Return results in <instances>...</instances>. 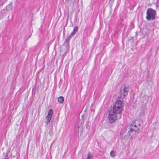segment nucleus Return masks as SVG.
I'll return each mask as SVG.
<instances>
[{
    "label": "nucleus",
    "mask_w": 159,
    "mask_h": 159,
    "mask_svg": "<svg viewBox=\"0 0 159 159\" xmlns=\"http://www.w3.org/2000/svg\"><path fill=\"white\" fill-rule=\"evenodd\" d=\"M52 118V116H47L46 117V119L47 120L49 121H50Z\"/></svg>",
    "instance_id": "ddd939ff"
},
{
    "label": "nucleus",
    "mask_w": 159,
    "mask_h": 159,
    "mask_svg": "<svg viewBox=\"0 0 159 159\" xmlns=\"http://www.w3.org/2000/svg\"><path fill=\"white\" fill-rule=\"evenodd\" d=\"M158 1H159V0H157Z\"/></svg>",
    "instance_id": "6ab92c4d"
},
{
    "label": "nucleus",
    "mask_w": 159,
    "mask_h": 159,
    "mask_svg": "<svg viewBox=\"0 0 159 159\" xmlns=\"http://www.w3.org/2000/svg\"><path fill=\"white\" fill-rule=\"evenodd\" d=\"M49 122H50V121L47 120L45 121V123L46 124V125H48L49 123Z\"/></svg>",
    "instance_id": "dca6fc26"
},
{
    "label": "nucleus",
    "mask_w": 159,
    "mask_h": 159,
    "mask_svg": "<svg viewBox=\"0 0 159 159\" xmlns=\"http://www.w3.org/2000/svg\"><path fill=\"white\" fill-rule=\"evenodd\" d=\"M119 116L117 114L111 111H109L108 116L109 120L111 123L114 122L118 118H119Z\"/></svg>",
    "instance_id": "20e7f679"
},
{
    "label": "nucleus",
    "mask_w": 159,
    "mask_h": 159,
    "mask_svg": "<svg viewBox=\"0 0 159 159\" xmlns=\"http://www.w3.org/2000/svg\"><path fill=\"white\" fill-rule=\"evenodd\" d=\"M142 123V121L139 119L135 120L134 122H133L131 125L129 127V130L128 131V134H127V137L125 135L124 138L126 139L129 138H130L134 135H136L139 132L140 130L142 129L141 124Z\"/></svg>",
    "instance_id": "f257e3e1"
},
{
    "label": "nucleus",
    "mask_w": 159,
    "mask_h": 159,
    "mask_svg": "<svg viewBox=\"0 0 159 159\" xmlns=\"http://www.w3.org/2000/svg\"><path fill=\"white\" fill-rule=\"evenodd\" d=\"M75 0H66L67 3H71L72 2H74Z\"/></svg>",
    "instance_id": "4468645a"
},
{
    "label": "nucleus",
    "mask_w": 159,
    "mask_h": 159,
    "mask_svg": "<svg viewBox=\"0 0 159 159\" xmlns=\"http://www.w3.org/2000/svg\"><path fill=\"white\" fill-rule=\"evenodd\" d=\"M78 30V27L77 26H76L74 29L73 31L71 33V35H75L76 33L77 32Z\"/></svg>",
    "instance_id": "0eeeda50"
},
{
    "label": "nucleus",
    "mask_w": 159,
    "mask_h": 159,
    "mask_svg": "<svg viewBox=\"0 0 159 159\" xmlns=\"http://www.w3.org/2000/svg\"><path fill=\"white\" fill-rule=\"evenodd\" d=\"M115 152L113 151H112L110 152V155L111 157H115Z\"/></svg>",
    "instance_id": "9d476101"
},
{
    "label": "nucleus",
    "mask_w": 159,
    "mask_h": 159,
    "mask_svg": "<svg viewBox=\"0 0 159 159\" xmlns=\"http://www.w3.org/2000/svg\"><path fill=\"white\" fill-rule=\"evenodd\" d=\"M12 2H11L7 6L6 9L7 10H10L12 9Z\"/></svg>",
    "instance_id": "1a4fd4ad"
},
{
    "label": "nucleus",
    "mask_w": 159,
    "mask_h": 159,
    "mask_svg": "<svg viewBox=\"0 0 159 159\" xmlns=\"http://www.w3.org/2000/svg\"><path fill=\"white\" fill-rule=\"evenodd\" d=\"M7 154L5 156V158L2 159H9V158L7 157Z\"/></svg>",
    "instance_id": "2eb2a0df"
},
{
    "label": "nucleus",
    "mask_w": 159,
    "mask_h": 159,
    "mask_svg": "<svg viewBox=\"0 0 159 159\" xmlns=\"http://www.w3.org/2000/svg\"><path fill=\"white\" fill-rule=\"evenodd\" d=\"M80 128V127H78V128Z\"/></svg>",
    "instance_id": "a211bd4d"
},
{
    "label": "nucleus",
    "mask_w": 159,
    "mask_h": 159,
    "mask_svg": "<svg viewBox=\"0 0 159 159\" xmlns=\"http://www.w3.org/2000/svg\"><path fill=\"white\" fill-rule=\"evenodd\" d=\"M58 100L60 103H63L64 101V98L62 96H60L58 97Z\"/></svg>",
    "instance_id": "6e6552de"
},
{
    "label": "nucleus",
    "mask_w": 159,
    "mask_h": 159,
    "mask_svg": "<svg viewBox=\"0 0 159 159\" xmlns=\"http://www.w3.org/2000/svg\"><path fill=\"white\" fill-rule=\"evenodd\" d=\"M128 93V86L124 85L121 87L120 93V98H123Z\"/></svg>",
    "instance_id": "39448f33"
},
{
    "label": "nucleus",
    "mask_w": 159,
    "mask_h": 159,
    "mask_svg": "<svg viewBox=\"0 0 159 159\" xmlns=\"http://www.w3.org/2000/svg\"><path fill=\"white\" fill-rule=\"evenodd\" d=\"M156 14V13L155 10L149 8L147 11L146 19L148 20H152L155 19Z\"/></svg>",
    "instance_id": "7ed1b4c3"
},
{
    "label": "nucleus",
    "mask_w": 159,
    "mask_h": 159,
    "mask_svg": "<svg viewBox=\"0 0 159 159\" xmlns=\"http://www.w3.org/2000/svg\"><path fill=\"white\" fill-rule=\"evenodd\" d=\"M89 126V125H88L87 126H86V128H88V127Z\"/></svg>",
    "instance_id": "f3484780"
},
{
    "label": "nucleus",
    "mask_w": 159,
    "mask_h": 159,
    "mask_svg": "<svg viewBox=\"0 0 159 159\" xmlns=\"http://www.w3.org/2000/svg\"><path fill=\"white\" fill-rule=\"evenodd\" d=\"M144 97L145 98V99L143 101V105L144 107H143V112L144 111V110L145 109V107L146 106V104L147 102V97L146 96H145Z\"/></svg>",
    "instance_id": "423d86ee"
},
{
    "label": "nucleus",
    "mask_w": 159,
    "mask_h": 159,
    "mask_svg": "<svg viewBox=\"0 0 159 159\" xmlns=\"http://www.w3.org/2000/svg\"><path fill=\"white\" fill-rule=\"evenodd\" d=\"M93 157V155L90 152H89L88 154V156L86 158V159H90L92 158Z\"/></svg>",
    "instance_id": "9b49d317"
},
{
    "label": "nucleus",
    "mask_w": 159,
    "mask_h": 159,
    "mask_svg": "<svg viewBox=\"0 0 159 159\" xmlns=\"http://www.w3.org/2000/svg\"><path fill=\"white\" fill-rule=\"evenodd\" d=\"M53 113V111L52 109H50L48 113V116H51L52 117V114Z\"/></svg>",
    "instance_id": "f8f14e48"
},
{
    "label": "nucleus",
    "mask_w": 159,
    "mask_h": 159,
    "mask_svg": "<svg viewBox=\"0 0 159 159\" xmlns=\"http://www.w3.org/2000/svg\"><path fill=\"white\" fill-rule=\"evenodd\" d=\"M124 105V103L122 101L120 100H117L114 106L113 111V112L118 114L119 116V119H120L121 116L120 113L123 110V107Z\"/></svg>",
    "instance_id": "f03ea898"
}]
</instances>
